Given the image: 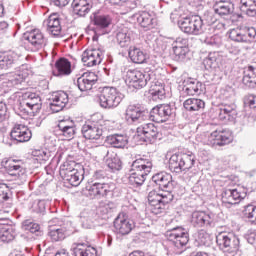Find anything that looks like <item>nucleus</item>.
I'll use <instances>...</instances> for the list:
<instances>
[{"label":"nucleus","mask_w":256,"mask_h":256,"mask_svg":"<svg viewBox=\"0 0 256 256\" xmlns=\"http://www.w3.org/2000/svg\"><path fill=\"white\" fill-rule=\"evenodd\" d=\"M153 169V161L148 156H142L134 160L131 164L129 185L141 187L147 181V175Z\"/></svg>","instance_id":"nucleus-1"},{"label":"nucleus","mask_w":256,"mask_h":256,"mask_svg":"<svg viewBox=\"0 0 256 256\" xmlns=\"http://www.w3.org/2000/svg\"><path fill=\"white\" fill-rule=\"evenodd\" d=\"M60 177L66 187H79L85 179V168L76 162H65L60 166Z\"/></svg>","instance_id":"nucleus-2"},{"label":"nucleus","mask_w":256,"mask_h":256,"mask_svg":"<svg viewBox=\"0 0 256 256\" xmlns=\"http://www.w3.org/2000/svg\"><path fill=\"white\" fill-rule=\"evenodd\" d=\"M197 158L193 152L188 153H175L168 162V167L172 173H183V171H189L193 169Z\"/></svg>","instance_id":"nucleus-3"},{"label":"nucleus","mask_w":256,"mask_h":256,"mask_svg":"<svg viewBox=\"0 0 256 256\" xmlns=\"http://www.w3.org/2000/svg\"><path fill=\"white\" fill-rule=\"evenodd\" d=\"M141 223H143L141 214L135 213L132 218H129L125 212L119 213L113 222L115 232L118 235H129Z\"/></svg>","instance_id":"nucleus-4"},{"label":"nucleus","mask_w":256,"mask_h":256,"mask_svg":"<svg viewBox=\"0 0 256 256\" xmlns=\"http://www.w3.org/2000/svg\"><path fill=\"white\" fill-rule=\"evenodd\" d=\"M71 222L66 219L54 218L49 222L48 237L53 243L64 241L71 235Z\"/></svg>","instance_id":"nucleus-5"},{"label":"nucleus","mask_w":256,"mask_h":256,"mask_svg":"<svg viewBox=\"0 0 256 256\" xmlns=\"http://www.w3.org/2000/svg\"><path fill=\"white\" fill-rule=\"evenodd\" d=\"M121 101H123L121 92L115 87L105 86L98 95V103L102 109H115L119 107Z\"/></svg>","instance_id":"nucleus-6"},{"label":"nucleus","mask_w":256,"mask_h":256,"mask_svg":"<svg viewBox=\"0 0 256 256\" xmlns=\"http://www.w3.org/2000/svg\"><path fill=\"white\" fill-rule=\"evenodd\" d=\"M173 193L162 191H150L148 194L149 209L153 215H161L165 211V205L173 201Z\"/></svg>","instance_id":"nucleus-7"},{"label":"nucleus","mask_w":256,"mask_h":256,"mask_svg":"<svg viewBox=\"0 0 256 256\" xmlns=\"http://www.w3.org/2000/svg\"><path fill=\"white\" fill-rule=\"evenodd\" d=\"M103 121L101 115L96 114L82 126V135L85 139L99 140L103 137Z\"/></svg>","instance_id":"nucleus-8"},{"label":"nucleus","mask_w":256,"mask_h":256,"mask_svg":"<svg viewBox=\"0 0 256 256\" xmlns=\"http://www.w3.org/2000/svg\"><path fill=\"white\" fill-rule=\"evenodd\" d=\"M216 243L224 253L230 256H235L239 251V237L235 236L233 232H220L216 235Z\"/></svg>","instance_id":"nucleus-9"},{"label":"nucleus","mask_w":256,"mask_h":256,"mask_svg":"<svg viewBox=\"0 0 256 256\" xmlns=\"http://www.w3.org/2000/svg\"><path fill=\"white\" fill-rule=\"evenodd\" d=\"M149 81H153V71L129 69L126 72L125 82L134 89H143Z\"/></svg>","instance_id":"nucleus-10"},{"label":"nucleus","mask_w":256,"mask_h":256,"mask_svg":"<svg viewBox=\"0 0 256 256\" xmlns=\"http://www.w3.org/2000/svg\"><path fill=\"white\" fill-rule=\"evenodd\" d=\"M182 33L186 35H202L204 33L203 20L201 16H186L180 18L177 22Z\"/></svg>","instance_id":"nucleus-11"},{"label":"nucleus","mask_w":256,"mask_h":256,"mask_svg":"<svg viewBox=\"0 0 256 256\" xmlns=\"http://www.w3.org/2000/svg\"><path fill=\"white\" fill-rule=\"evenodd\" d=\"M149 109L141 104H130L125 111V120L130 125H139L149 119Z\"/></svg>","instance_id":"nucleus-12"},{"label":"nucleus","mask_w":256,"mask_h":256,"mask_svg":"<svg viewBox=\"0 0 256 256\" xmlns=\"http://www.w3.org/2000/svg\"><path fill=\"white\" fill-rule=\"evenodd\" d=\"M176 110L174 104H159L151 109L149 119L154 123H165L175 117Z\"/></svg>","instance_id":"nucleus-13"},{"label":"nucleus","mask_w":256,"mask_h":256,"mask_svg":"<svg viewBox=\"0 0 256 256\" xmlns=\"http://www.w3.org/2000/svg\"><path fill=\"white\" fill-rule=\"evenodd\" d=\"M165 237L176 249H183L189 243V233L183 227H175L166 231Z\"/></svg>","instance_id":"nucleus-14"},{"label":"nucleus","mask_w":256,"mask_h":256,"mask_svg":"<svg viewBox=\"0 0 256 256\" xmlns=\"http://www.w3.org/2000/svg\"><path fill=\"white\" fill-rule=\"evenodd\" d=\"M136 134L140 137V141L144 143H155V141L160 140L162 137L161 130L159 127L155 126L153 123H145L140 125L136 129Z\"/></svg>","instance_id":"nucleus-15"},{"label":"nucleus","mask_w":256,"mask_h":256,"mask_svg":"<svg viewBox=\"0 0 256 256\" xmlns=\"http://www.w3.org/2000/svg\"><path fill=\"white\" fill-rule=\"evenodd\" d=\"M24 39L28 41V49L32 51V53H37V51H41V49L47 47V38H45V35L39 29L26 32Z\"/></svg>","instance_id":"nucleus-16"},{"label":"nucleus","mask_w":256,"mask_h":256,"mask_svg":"<svg viewBox=\"0 0 256 256\" xmlns=\"http://www.w3.org/2000/svg\"><path fill=\"white\" fill-rule=\"evenodd\" d=\"M190 223L196 229H213L215 227V214L205 211H194L191 214Z\"/></svg>","instance_id":"nucleus-17"},{"label":"nucleus","mask_w":256,"mask_h":256,"mask_svg":"<svg viewBox=\"0 0 256 256\" xmlns=\"http://www.w3.org/2000/svg\"><path fill=\"white\" fill-rule=\"evenodd\" d=\"M171 45L175 61H178L179 63L189 61V54L191 53V50L189 49V39L185 37H177L172 41Z\"/></svg>","instance_id":"nucleus-18"},{"label":"nucleus","mask_w":256,"mask_h":256,"mask_svg":"<svg viewBox=\"0 0 256 256\" xmlns=\"http://www.w3.org/2000/svg\"><path fill=\"white\" fill-rule=\"evenodd\" d=\"M91 22L95 26L96 35H109L111 30V24L113 23V18L109 14H99V12H94L90 16Z\"/></svg>","instance_id":"nucleus-19"},{"label":"nucleus","mask_w":256,"mask_h":256,"mask_svg":"<svg viewBox=\"0 0 256 256\" xmlns=\"http://www.w3.org/2000/svg\"><path fill=\"white\" fill-rule=\"evenodd\" d=\"M113 189V184L92 182L85 187L84 193L90 199H102V197H107Z\"/></svg>","instance_id":"nucleus-20"},{"label":"nucleus","mask_w":256,"mask_h":256,"mask_svg":"<svg viewBox=\"0 0 256 256\" xmlns=\"http://www.w3.org/2000/svg\"><path fill=\"white\" fill-rule=\"evenodd\" d=\"M232 141L233 134L229 129H217L208 136L207 145L210 147H225Z\"/></svg>","instance_id":"nucleus-21"},{"label":"nucleus","mask_w":256,"mask_h":256,"mask_svg":"<svg viewBox=\"0 0 256 256\" xmlns=\"http://www.w3.org/2000/svg\"><path fill=\"white\" fill-rule=\"evenodd\" d=\"M31 137H33V133L29 127L25 126V124L16 123L10 131V140L15 145L19 143H27L28 141H31Z\"/></svg>","instance_id":"nucleus-22"},{"label":"nucleus","mask_w":256,"mask_h":256,"mask_svg":"<svg viewBox=\"0 0 256 256\" xmlns=\"http://www.w3.org/2000/svg\"><path fill=\"white\" fill-rule=\"evenodd\" d=\"M256 37L255 27L234 28L230 30L229 39L235 43H251Z\"/></svg>","instance_id":"nucleus-23"},{"label":"nucleus","mask_w":256,"mask_h":256,"mask_svg":"<svg viewBox=\"0 0 256 256\" xmlns=\"http://www.w3.org/2000/svg\"><path fill=\"white\" fill-rule=\"evenodd\" d=\"M152 181L155 183L156 187L160 189V191L173 193V189H175V181H173V176L165 171L154 174L152 176Z\"/></svg>","instance_id":"nucleus-24"},{"label":"nucleus","mask_w":256,"mask_h":256,"mask_svg":"<svg viewBox=\"0 0 256 256\" xmlns=\"http://www.w3.org/2000/svg\"><path fill=\"white\" fill-rule=\"evenodd\" d=\"M205 91L203 83L195 78H187L182 82L181 95L183 97L201 95Z\"/></svg>","instance_id":"nucleus-25"},{"label":"nucleus","mask_w":256,"mask_h":256,"mask_svg":"<svg viewBox=\"0 0 256 256\" xmlns=\"http://www.w3.org/2000/svg\"><path fill=\"white\" fill-rule=\"evenodd\" d=\"M17 237V229L13 221L7 218L0 219V241L2 243H11Z\"/></svg>","instance_id":"nucleus-26"},{"label":"nucleus","mask_w":256,"mask_h":256,"mask_svg":"<svg viewBox=\"0 0 256 256\" xmlns=\"http://www.w3.org/2000/svg\"><path fill=\"white\" fill-rule=\"evenodd\" d=\"M29 74L27 72L18 71L17 73H6L0 75V81L4 87H19L25 83Z\"/></svg>","instance_id":"nucleus-27"},{"label":"nucleus","mask_w":256,"mask_h":256,"mask_svg":"<svg viewBox=\"0 0 256 256\" xmlns=\"http://www.w3.org/2000/svg\"><path fill=\"white\" fill-rule=\"evenodd\" d=\"M219 119L227 123H235L237 120V105L235 102H223L219 107Z\"/></svg>","instance_id":"nucleus-28"},{"label":"nucleus","mask_w":256,"mask_h":256,"mask_svg":"<svg viewBox=\"0 0 256 256\" xmlns=\"http://www.w3.org/2000/svg\"><path fill=\"white\" fill-rule=\"evenodd\" d=\"M105 57V52L101 49H87L82 54V62L86 67H95V65H101Z\"/></svg>","instance_id":"nucleus-29"},{"label":"nucleus","mask_w":256,"mask_h":256,"mask_svg":"<svg viewBox=\"0 0 256 256\" xmlns=\"http://www.w3.org/2000/svg\"><path fill=\"white\" fill-rule=\"evenodd\" d=\"M44 27H46V31L52 37H61L63 28L61 27V18H59V14L53 13L43 22Z\"/></svg>","instance_id":"nucleus-30"},{"label":"nucleus","mask_w":256,"mask_h":256,"mask_svg":"<svg viewBox=\"0 0 256 256\" xmlns=\"http://www.w3.org/2000/svg\"><path fill=\"white\" fill-rule=\"evenodd\" d=\"M2 167H4L5 171L8 175H11V177H15L16 179H25L26 177L25 168L19 164V160L10 158L2 161Z\"/></svg>","instance_id":"nucleus-31"},{"label":"nucleus","mask_w":256,"mask_h":256,"mask_svg":"<svg viewBox=\"0 0 256 256\" xmlns=\"http://www.w3.org/2000/svg\"><path fill=\"white\" fill-rule=\"evenodd\" d=\"M56 131L58 135L71 141L77 133V126L73 120H60L56 126Z\"/></svg>","instance_id":"nucleus-32"},{"label":"nucleus","mask_w":256,"mask_h":256,"mask_svg":"<svg viewBox=\"0 0 256 256\" xmlns=\"http://www.w3.org/2000/svg\"><path fill=\"white\" fill-rule=\"evenodd\" d=\"M132 17L133 19H136L137 23L145 31H151V29H155V26L157 25V20L151 12L141 11L134 14Z\"/></svg>","instance_id":"nucleus-33"},{"label":"nucleus","mask_w":256,"mask_h":256,"mask_svg":"<svg viewBox=\"0 0 256 256\" xmlns=\"http://www.w3.org/2000/svg\"><path fill=\"white\" fill-rule=\"evenodd\" d=\"M69 103V95L64 91L54 92L50 98V109L52 113L63 111Z\"/></svg>","instance_id":"nucleus-34"},{"label":"nucleus","mask_w":256,"mask_h":256,"mask_svg":"<svg viewBox=\"0 0 256 256\" xmlns=\"http://www.w3.org/2000/svg\"><path fill=\"white\" fill-rule=\"evenodd\" d=\"M20 58L21 54L13 50L0 52V69H13L19 63Z\"/></svg>","instance_id":"nucleus-35"},{"label":"nucleus","mask_w":256,"mask_h":256,"mask_svg":"<svg viewBox=\"0 0 256 256\" xmlns=\"http://www.w3.org/2000/svg\"><path fill=\"white\" fill-rule=\"evenodd\" d=\"M243 199V195H241V192H238L237 189H223L221 194V201L222 205L224 207H231L232 205H237L238 203H241V200Z\"/></svg>","instance_id":"nucleus-36"},{"label":"nucleus","mask_w":256,"mask_h":256,"mask_svg":"<svg viewBox=\"0 0 256 256\" xmlns=\"http://www.w3.org/2000/svg\"><path fill=\"white\" fill-rule=\"evenodd\" d=\"M97 81H99V76L95 72H84L77 79V86L80 91H91Z\"/></svg>","instance_id":"nucleus-37"},{"label":"nucleus","mask_w":256,"mask_h":256,"mask_svg":"<svg viewBox=\"0 0 256 256\" xmlns=\"http://www.w3.org/2000/svg\"><path fill=\"white\" fill-rule=\"evenodd\" d=\"M149 83V95L152 101H163L167 95V92L165 91V84L155 81V74H153V79L149 81Z\"/></svg>","instance_id":"nucleus-38"},{"label":"nucleus","mask_w":256,"mask_h":256,"mask_svg":"<svg viewBox=\"0 0 256 256\" xmlns=\"http://www.w3.org/2000/svg\"><path fill=\"white\" fill-rule=\"evenodd\" d=\"M52 73L54 77H67L70 73H73L71 69V61L67 58L58 59L53 67Z\"/></svg>","instance_id":"nucleus-39"},{"label":"nucleus","mask_w":256,"mask_h":256,"mask_svg":"<svg viewBox=\"0 0 256 256\" xmlns=\"http://www.w3.org/2000/svg\"><path fill=\"white\" fill-rule=\"evenodd\" d=\"M214 13L219 17H229L235 11V4L229 0H218L213 5Z\"/></svg>","instance_id":"nucleus-40"},{"label":"nucleus","mask_w":256,"mask_h":256,"mask_svg":"<svg viewBox=\"0 0 256 256\" xmlns=\"http://www.w3.org/2000/svg\"><path fill=\"white\" fill-rule=\"evenodd\" d=\"M73 256H97V248L87 243L75 244L72 248Z\"/></svg>","instance_id":"nucleus-41"},{"label":"nucleus","mask_w":256,"mask_h":256,"mask_svg":"<svg viewBox=\"0 0 256 256\" xmlns=\"http://www.w3.org/2000/svg\"><path fill=\"white\" fill-rule=\"evenodd\" d=\"M105 165L112 173H117L123 169V161L116 153L107 154L105 158Z\"/></svg>","instance_id":"nucleus-42"},{"label":"nucleus","mask_w":256,"mask_h":256,"mask_svg":"<svg viewBox=\"0 0 256 256\" xmlns=\"http://www.w3.org/2000/svg\"><path fill=\"white\" fill-rule=\"evenodd\" d=\"M242 83L246 87H249L250 89H255L256 87V67L255 66L250 65L244 70Z\"/></svg>","instance_id":"nucleus-43"},{"label":"nucleus","mask_w":256,"mask_h":256,"mask_svg":"<svg viewBox=\"0 0 256 256\" xmlns=\"http://www.w3.org/2000/svg\"><path fill=\"white\" fill-rule=\"evenodd\" d=\"M107 142L116 149H124L129 143V138H127V135L114 134L107 137Z\"/></svg>","instance_id":"nucleus-44"},{"label":"nucleus","mask_w":256,"mask_h":256,"mask_svg":"<svg viewBox=\"0 0 256 256\" xmlns=\"http://www.w3.org/2000/svg\"><path fill=\"white\" fill-rule=\"evenodd\" d=\"M27 100L24 101V105L29 107L34 113L41 111V97L36 93H26Z\"/></svg>","instance_id":"nucleus-45"},{"label":"nucleus","mask_w":256,"mask_h":256,"mask_svg":"<svg viewBox=\"0 0 256 256\" xmlns=\"http://www.w3.org/2000/svg\"><path fill=\"white\" fill-rule=\"evenodd\" d=\"M128 55L132 63L141 65L147 61V53L135 46L129 48Z\"/></svg>","instance_id":"nucleus-46"},{"label":"nucleus","mask_w":256,"mask_h":256,"mask_svg":"<svg viewBox=\"0 0 256 256\" xmlns=\"http://www.w3.org/2000/svg\"><path fill=\"white\" fill-rule=\"evenodd\" d=\"M23 231H28L35 235L36 237H43V229H41V225L31 219L24 220L22 222Z\"/></svg>","instance_id":"nucleus-47"},{"label":"nucleus","mask_w":256,"mask_h":256,"mask_svg":"<svg viewBox=\"0 0 256 256\" xmlns=\"http://www.w3.org/2000/svg\"><path fill=\"white\" fill-rule=\"evenodd\" d=\"M183 107L190 113L201 111V109H205V101L199 98H189L184 101Z\"/></svg>","instance_id":"nucleus-48"},{"label":"nucleus","mask_w":256,"mask_h":256,"mask_svg":"<svg viewBox=\"0 0 256 256\" xmlns=\"http://www.w3.org/2000/svg\"><path fill=\"white\" fill-rule=\"evenodd\" d=\"M239 9L247 17H256V0H240Z\"/></svg>","instance_id":"nucleus-49"},{"label":"nucleus","mask_w":256,"mask_h":256,"mask_svg":"<svg viewBox=\"0 0 256 256\" xmlns=\"http://www.w3.org/2000/svg\"><path fill=\"white\" fill-rule=\"evenodd\" d=\"M205 69H216L219 66V52H210L203 60Z\"/></svg>","instance_id":"nucleus-50"},{"label":"nucleus","mask_w":256,"mask_h":256,"mask_svg":"<svg viewBox=\"0 0 256 256\" xmlns=\"http://www.w3.org/2000/svg\"><path fill=\"white\" fill-rule=\"evenodd\" d=\"M116 40L120 47H129L131 43V36L129 35V30L127 28L121 29L116 34Z\"/></svg>","instance_id":"nucleus-51"},{"label":"nucleus","mask_w":256,"mask_h":256,"mask_svg":"<svg viewBox=\"0 0 256 256\" xmlns=\"http://www.w3.org/2000/svg\"><path fill=\"white\" fill-rule=\"evenodd\" d=\"M195 241L198 247H210L211 243H213L211 235L204 230L198 232Z\"/></svg>","instance_id":"nucleus-52"},{"label":"nucleus","mask_w":256,"mask_h":256,"mask_svg":"<svg viewBox=\"0 0 256 256\" xmlns=\"http://www.w3.org/2000/svg\"><path fill=\"white\" fill-rule=\"evenodd\" d=\"M47 211V202L45 200H36L30 207V213L34 215H45Z\"/></svg>","instance_id":"nucleus-53"},{"label":"nucleus","mask_w":256,"mask_h":256,"mask_svg":"<svg viewBox=\"0 0 256 256\" xmlns=\"http://www.w3.org/2000/svg\"><path fill=\"white\" fill-rule=\"evenodd\" d=\"M109 181V174L106 170L100 169L94 171L92 175V183H107Z\"/></svg>","instance_id":"nucleus-54"},{"label":"nucleus","mask_w":256,"mask_h":256,"mask_svg":"<svg viewBox=\"0 0 256 256\" xmlns=\"http://www.w3.org/2000/svg\"><path fill=\"white\" fill-rule=\"evenodd\" d=\"M72 9H73L74 15H77L78 17H85L87 14H89V11H91L93 7L89 5L85 6L81 4L72 3Z\"/></svg>","instance_id":"nucleus-55"},{"label":"nucleus","mask_w":256,"mask_h":256,"mask_svg":"<svg viewBox=\"0 0 256 256\" xmlns=\"http://www.w3.org/2000/svg\"><path fill=\"white\" fill-rule=\"evenodd\" d=\"M32 155L40 165H43V163H47L49 161L50 154L49 152H46L45 150H34L32 152Z\"/></svg>","instance_id":"nucleus-56"},{"label":"nucleus","mask_w":256,"mask_h":256,"mask_svg":"<svg viewBox=\"0 0 256 256\" xmlns=\"http://www.w3.org/2000/svg\"><path fill=\"white\" fill-rule=\"evenodd\" d=\"M244 217L249 219L250 223L256 225V206L254 205H247L243 211Z\"/></svg>","instance_id":"nucleus-57"},{"label":"nucleus","mask_w":256,"mask_h":256,"mask_svg":"<svg viewBox=\"0 0 256 256\" xmlns=\"http://www.w3.org/2000/svg\"><path fill=\"white\" fill-rule=\"evenodd\" d=\"M200 19L202 21V29L205 25H213V23L217 22V18H215V15L211 11H205L204 14L200 16Z\"/></svg>","instance_id":"nucleus-58"},{"label":"nucleus","mask_w":256,"mask_h":256,"mask_svg":"<svg viewBox=\"0 0 256 256\" xmlns=\"http://www.w3.org/2000/svg\"><path fill=\"white\" fill-rule=\"evenodd\" d=\"M31 113H35V112L30 107H27V105H25V101H23L19 104L18 115L22 119H27V117H29V115H31Z\"/></svg>","instance_id":"nucleus-59"},{"label":"nucleus","mask_w":256,"mask_h":256,"mask_svg":"<svg viewBox=\"0 0 256 256\" xmlns=\"http://www.w3.org/2000/svg\"><path fill=\"white\" fill-rule=\"evenodd\" d=\"M9 195H11L9 186L5 183H0V201H9Z\"/></svg>","instance_id":"nucleus-60"},{"label":"nucleus","mask_w":256,"mask_h":256,"mask_svg":"<svg viewBox=\"0 0 256 256\" xmlns=\"http://www.w3.org/2000/svg\"><path fill=\"white\" fill-rule=\"evenodd\" d=\"M179 7H185L190 5V7H199L203 0H177Z\"/></svg>","instance_id":"nucleus-61"},{"label":"nucleus","mask_w":256,"mask_h":256,"mask_svg":"<svg viewBox=\"0 0 256 256\" xmlns=\"http://www.w3.org/2000/svg\"><path fill=\"white\" fill-rule=\"evenodd\" d=\"M204 43L210 47H219L221 45V38L219 36H211L206 38Z\"/></svg>","instance_id":"nucleus-62"},{"label":"nucleus","mask_w":256,"mask_h":256,"mask_svg":"<svg viewBox=\"0 0 256 256\" xmlns=\"http://www.w3.org/2000/svg\"><path fill=\"white\" fill-rule=\"evenodd\" d=\"M222 95L224 99H233L235 97V89L231 86H226L222 91Z\"/></svg>","instance_id":"nucleus-63"},{"label":"nucleus","mask_w":256,"mask_h":256,"mask_svg":"<svg viewBox=\"0 0 256 256\" xmlns=\"http://www.w3.org/2000/svg\"><path fill=\"white\" fill-rule=\"evenodd\" d=\"M244 239H246V241L250 245H254V247L256 248V230L245 234Z\"/></svg>","instance_id":"nucleus-64"}]
</instances>
